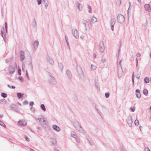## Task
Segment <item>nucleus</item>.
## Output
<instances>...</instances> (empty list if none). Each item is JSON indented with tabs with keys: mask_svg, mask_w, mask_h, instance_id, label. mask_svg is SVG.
Returning <instances> with one entry per match:
<instances>
[{
	"mask_svg": "<svg viewBox=\"0 0 151 151\" xmlns=\"http://www.w3.org/2000/svg\"><path fill=\"white\" fill-rule=\"evenodd\" d=\"M75 127L76 129L79 132L84 133L85 131L78 123L77 122L75 124Z\"/></svg>",
	"mask_w": 151,
	"mask_h": 151,
	"instance_id": "f257e3e1",
	"label": "nucleus"
},
{
	"mask_svg": "<svg viewBox=\"0 0 151 151\" xmlns=\"http://www.w3.org/2000/svg\"><path fill=\"white\" fill-rule=\"evenodd\" d=\"M49 75L50 76L49 80V83L51 84L56 85L57 83V82L55 78L50 73H49Z\"/></svg>",
	"mask_w": 151,
	"mask_h": 151,
	"instance_id": "f03ea898",
	"label": "nucleus"
},
{
	"mask_svg": "<svg viewBox=\"0 0 151 151\" xmlns=\"http://www.w3.org/2000/svg\"><path fill=\"white\" fill-rule=\"evenodd\" d=\"M117 19L119 23L122 24L125 21V18L123 15L119 14L117 17Z\"/></svg>",
	"mask_w": 151,
	"mask_h": 151,
	"instance_id": "7ed1b4c3",
	"label": "nucleus"
},
{
	"mask_svg": "<svg viewBox=\"0 0 151 151\" xmlns=\"http://www.w3.org/2000/svg\"><path fill=\"white\" fill-rule=\"evenodd\" d=\"M38 120L42 125L46 124V122L45 120V118L42 116L40 115L38 117Z\"/></svg>",
	"mask_w": 151,
	"mask_h": 151,
	"instance_id": "20e7f679",
	"label": "nucleus"
},
{
	"mask_svg": "<svg viewBox=\"0 0 151 151\" xmlns=\"http://www.w3.org/2000/svg\"><path fill=\"white\" fill-rule=\"evenodd\" d=\"M110 24L111 30L114 31V27L116 23V20L115 19L111 18L110 20Z\"/></svg>",
	"mask_w": 151,
	"mask_h": 151,
	"instance_id": "39448f33",
	"label": "nucleus"
},
{
	"mask_svg": "<svg viewBox=\"0 0 151 151\" xmlns=\"http://www.w3.org/2000/svg\"><path fill=\"white\" fill-rule=\"evenodd\" d=\"M72 33L73 35L76 38H79V33L78 31L76 29H72Z\"/></svg>",
	"mask_w": 151,
	"mask_h": 151,
	"instance_id": "423d86ee",
	"label": "nucleus"
},
{
	"mask_svg": "<svg viewBox=\"0 0 151 151\" xmlns=\"http://www.w3.org/2000/svg\"><path fill=\"white\" fill-rule=\"evenodd\" d=\"M19 60L21 61H22L25 58L24 53L23 51H20L19 53Z\"/></svg>",
	"mask_w": 151,
	"mask_h": 151,
	"instance_id": "0eeeda50",
	"label": "nucleus"
},
{
	"mask_svg": "<svg viewBox=\"0 0 151 151\" xmlns=\"http://www.w3.org/2000/svg\"><path fill=\"white\" fill-rule=\"evenodd\" d=\"M99 49L100 51L103 52L105 50V47L104 43L102 42H101L99 43Z\"/></svg>",
	"mask_w": 151,
	"mask_h": 151,
	"instance_id": "6e6552de",
	"label": "nucleus"
},
{
	"mask_svg": "<svg viewBox=\"0 0 151 151\" xmlns=\"http://www.w3.org/2000/svg\"><path fill=\"white\" fill-rule=\"evenodd\" d=\"M8 70L9 72V74H14L15 72L14 67L10 66L8 68Z\"/></svg>",
	"mask_w": 151,
	"mask_h": 151,
	"instance_id": "1a4fd4ad",
	"label": "nucleus"
},
{
	"mask_svg": "<svg viewBox=\"0 0 151 151\" xmlns=\"http://www.w3.org/2000/svg\"><path fill=\"white\" fill-rule=\"evenodd\" d=\"M18 123L19 125L21 126H25L27 125V122L26 121L23 120H19L18 122Z\"/></svg>",
	"mask_w": 151,
	"mask_h": 151,
	"instance_id": "9d476101",
	"label": "nucleus"
},
{
	"mask_svg": "<svg viewBox=\"0 0 151 151\" xmlns=\"http://www.w3.org/2000/svg\"><path fill=\"white\" fill-rule=\"evenodd\" d=\"M1 33L2 34V36L3 37L4 41L5 42L6 39V33H7L5 31V30L4 28H2V29L1 30Z\"/></svg>",
	"mask_w": 151,
	"mask_h": 151,
	"instance_id": "9b49d317",
	"label": "nucleus"
},
{
	"mask_svg": "<svg viewBox=\"0 0 151 151\" xmlns=\"http://www.w3.org/2000/svg\"><path fill=\"white\" fill-rule=\"evenodd\" d=\"M127 123L129 125V126H132V124L133 122L132 117L131 116H130L127 119Z\"/></svg>",
	"mask_w": 151,
	"mask_h": 151,
	"instance_id": "f8f14e48",
	"label": "nucleus"
},
{
	"mask_svg": "<svg viewBox=\"0 0 151 151\" xmlns=\"http://www.w3.org/2000/svg\"><path fill=\"white\" fill-rule=\"evenodd\" d=\"M145 10L148 12L151 11V8L149 4H146L144 6Z\"/></svg>",
	"mask_w": 151,
	"mask_h": 151,
	"instance_id": "ddd939ff",
	"label": "nucleus"
},
{
	"mask_svg": "<svg viewBox=\"0 0 151 151\" xmlns=\"http://www.w3.org/2000/svg\"><path fill=\"white\" fill-rule=\"evenodd\" d=\"M11 107L12 110L15 111L17 112H19L18 108L16 105L14 104H12L11 105Z\"/></svg>",
	"mask_w": 151,
	"mask_h": 151,
	"instance_id": "4468645a",
	"label": "nucleus"
},
{
	"mask_svg": "<svg viewBox=\"0 0 151 151\" xmlns=\"http://www.w3.org/2000/svg\"><path fill=\"white\" fill-rule=\"evenodd\" d=\"M76 4L77 6L78 10L79 11H81L82 9V5L81 4L79 3L78 2H76Z\"/></svg>",
	"mask_w": 151,
	"mask_h": 151,
	"instance_id": "2eb2a0df",
	"label": "nucleus"
},
{
	"mask_svg": "<svg viewBox=\"0 0 151 151\" xmlns=\"http://www.w3.org/2000/svg\"><path fill=\"white\" fill-rule=\"evenodd\" d=\"M52 127L57 132H59L60 130V128L56 125H52Z\"/></svg>",
	"mask_w": 151,
	"mask_h": 151,
	"instance_id": "dca6fc26",
	"label": "nucleus"
},
{
	"mask_svg": "<svg viewBox=\"0 0 151 151\" xmlns=\"http://www.w3.org/2000/svg\"><path fill=\"white\" fill-rule=\"evenodd\" d=\"M90 20L92 23L94 24L97 22V19L96 17L93 16L91 17Z\"/></svg>",
	"mask_w": 151,
	"mask_h": 151,
	"instance_id": "f3484780",
	"label": "nucleus"
},
{
	"mask_svg": "<svg viewBox=\"0 0 151 151\" xmlns=\"http://www.w3.org/2000/svg\"><path fill=\"white\" fill-rule=\"evenodd\" d=\"M71 137L75 138L76 140H77V136L76 133L74 131H72L71 132Z\"/></svg>",
	"mask_w": 151,
	"mask_h": 151,
	"instance_id": "a211bd4d",
	"label": "nucleus"
},
{
	"mask_svg": "<svg viewBox=\"0 0 151 151\" xmlns=\"http://www.w3.org/2000/svg\"><path fill=\"white\" fill-rule=\"evenodd\" d=\"M66 73L68 78L69 79L71 78L72 76L70 71L69 70H68L66 71Z\"/></svg>",
	"mask_w": 151,
	"mask_h": 151,
	"instance_id": "6ab92c4d",
	"label": "nucleus"
},
{
	"mask_svg": "<svg viewBox=\"0 0 151 151\" xmlns=\"http://www.w3.org/2000/svg\"><path fill=\"white\" fill-rule=\"evenodd\" d=\"M42 3L44 4L45 8L46 9H47L48 6V1L47 0H42Z\"/></svg>",
	"mask_w": 151,
	"mask_h": 151,
	"instance_id": "aec40b11",
	"label": "nucleus"
},
{
	"mask_svg": "<svg viewBox=\"0 0 151 151\" xmlns=\"http://www.w3.org/2000/svg\"><path fill=\"white\" fill-rule=\"evenodd\" d=\"M47 60L49 63L51 65H53L54 64V61L53 59L50 57L48 56L47 58Z\"/></svg>",
	"mask_w": 151,
	"mask_h": 151,
	"instance_id": "412c9836",
	"label": "nucleus"
},
{
	"mask_svg": "<svg viewBox=\"0 0 151 151\" xmlns=\"http://www.w3.org/2000/svg\"><path fill=\"white\" fill-rule=\"evenodd\" d=\"M39 44V42L38 41H35L33 42V46L36 49L38 47Z\"/></svg>",
	"mask_w": 151,
	"mask_h": 151,
	"instance_id": "4be33fe9",
	"label": "nucleus"
},
{
	"mask_svg": "<svg viewBox=\"0 0 151 151\" xmlns=\"http://www.w3.org/2000/svg\"><path fill=\"white\" fill-rule=\"evenodd\" d=\"M83 24L86 29V25L88 24V21L86 20H83Z\"/></svg>",
	"mask_w": 151,
	"mask_h": 151,
	"instance_id": "5701e85b",
	"label": "nucleus"
},
{
	"mask_svg": "<svg viewBox=\"0 0 151 151\" xmlns=\"http://www.w3.org/2000/svg\"><path fill=\"white\" fill-rule=\"evenodd\" d=\"M24 94L22 95L20 93H17V96L18 97V98L19 99H22L23 97V95Z\"/></svg>",
	"mask_w": 151,
	"mask_h": 151,
	"instance_id": "b1692460",
	"label": "nucleus"
},
{
	"mask_svg": "<svg viewBox=\"0 0 151 151\" xmlns=\"http://www.w3.org/2000/svg\"><path fill=\"white\" fill-rule=\"evenodd\" d=\"M40 108L42 109V110H43L44 111H46V109L45 108V106L43 104H42L40 105Z\"/></svg>",
	"mask_w": 151,
	"mask_h": 151,
	"instance_id": "393cba45",
	"label": "nucleus"
},
{
	"mask_svg": "<svg viewBox=\"0 0 151 151\" xmlns=\"http://www.w3.org/2000/svg\"><path fill=\"white\" fill-rule=\"evenodd\" d=\"M57 141L55 139H52L51 141V143L53 145H55L56 144Z\"/></svg>",
	"mask_w": 151,
	"mask_h": 151,
	"instance_id": "a878e982",
	"label": "nucleus"
},
{
	"mask_svg": "<svg viewBox=\"0 0 151 151\" xmlns=\"http://www.w3.org/2000/svg\"><path fill=\"white\" fill-rule=\"evenodd\" d=\"M96 66L95 65H91V69L93 70H94L96 68Z\"/></svg>",
	"mask_w": 151,
	"mask_h": 151,
	"instance_id": "bb28decb",
	"label": "nucleus"
},
{
	"mask_svg": "<svg viewBox=\"0 0 151 151\" xmlns=\"http://www.w3.org/2000/svg\"><path fill=\"white\" fill-rule=\"evenodd\" d=\"M144 81L146 83H148L150 82V80L148 78L146 77L145 78Z\"/></svg>",
	"mask_w": 151,
	"mask_h": 151,
	"instance_id": "cd10ccee",
	"label": "nucleus"
},
{
	"mask_svg": "<svg viewBox=\"0 0 151 151\" xmlns=\"http://www.w3.org/2000/svg\"><path fill=\"white\" fill-rule=\"evenodd\" d=\"M143 93L145 95H147L148 94V91L147 89H144L143 90Z\"/></svg>",
	"mask_w": 151,
	"mask_h": 151,
	"instance_id": "c85d7f7f",
	"label": "nucleus"
},
{
	"mask_svg": "<svg viewBox=\"0 0 151 151\" xmlns=\"http://www.w3.org/2000/svg\"><path fill=\"white\" fill-rule=\"evenodd\" d=\"M4 25H5V31H6V33H7V23L6 22L5 23V24H4Z\"/></svg>",
	"mask_w": 151,
	"mask_h": 151,
	"instance_id": "c756f323",
	"label": "nucleus"
},
{
	"mask_svg": "<svg viewBox=\"0 0 151 151\" xmlns=\"http://www.w3.org/2000/svg\"><path fill=\"white\" fill-rule=\"evenodd\" d=\"M1 96L5 98L7 97V95L6 93H1Z\"/></svg>",
	"mask_w": 151,
	"mask_h": 151,
	"instance_id": "7c9ffc66",
	"label": "nucleus"
},
{
	"mask_svg": "<svg viewBox=\"0 0 151 151\" xmlns=\"http://www.w3.org/2000/svg\"><path fill=\"white\" fill-rule=\"evenodd\" d=\"M59 68L61 69V70H62L63 68V66L62 63H60L59 64Z\"/></svg>",
	"mask_w": 151,
	"mask_h": 151,
	"instance_id": "2f4dec72",
	"label": "nucleus"
},
{
	"mask_svg": "<svg viewBox=\"0 0 151 151\" xmlns=\"http://www.w3.org/2000/svg\"><path fill=\"white\" fill-rule=\"evenodd\" d=\"M88 11L90 13H92L91 7L90 6H88Z\"/></svg>",
	"mask_w": 151,
	"mask_h": 151,
	"instance_id": "473e14b6",
	"label": "nucleus"
},
{
	"mask_svg": "<svg viewBox=\"0 0 151 151\" xmlns=\"http://www.w3.org/2000/svg\"><path fill=\"white\" fill-rule=\"evenodd\" d=\"M134 123L136 126H138L139 124V121L137 119H136Z\"/></svg>",
	"mask_w": 151,
	"mask_h": 151,
	"instance_id": "72a5a7b5",
	"label": "nucleus"
},
{
	"mask_svg": "<svg viewBox=\"0 0 151 151\" xmlns=\"http://www.w3.org/2000/svg\"><path fill=\"white\" fill-rule=\"evenodd\" d=\"M0 125L3 127H6V125L5 124L1 121L0 120Z\"/></svg>",
	"mask_w": 151,
	"mask_h": 151,
	"instance_id": "f704fd0d",
	"label": "nucleus"
},
{
	"mask_svg": "<svg viewBox=\"0 0 151 151\" xmlns=\"http://www.w3.org/2000/svg\"><path fill=\"white\" fill-rule=\"evenodd\" d=\"M18 79L22 82H23L24 81V79L22 77H19L18 78Z\"/></svg>",
	"mask_w": 151,
	"mask_h": 151,
	"instance_id": "c9c22d12",
	"label": "nucleus"
},
{
	"mask_svg": "<svg viewBox=\"0 0 151 151\" xmlns=\"http://www.w3.org/2000/svg\"><path fill=\"white\" fill-rule=\"evenodd\" d=\"M129 109L131 111L133 112L135 111V107H130Z\"/></svg>",
	"mask_w": 151,
	"mask_h": 151,
	"instance_id": "e433bc0d",
	"label": "nucleus"
},
{
	"mask_svg": "<svg viewBox=\"0 0 151 151\" xmlns=\"http://www.w3.org/2000/svg\"><path fill=\"white\" fill-rule=\"evenodd\" d=\"M136 96L138 98V99H139L141 96V94L140 93H136Z\"/></svg>",
	"mask_w": 151,
	"mask_h": 151,
	"instance_id": "4c0bfd02",
	"label": "nucleus"
},
{
	"mask_svg": "<svg viewBox=\"0 0 151 151\" xmlns=\"http://www.w3.org/2000/svg\"><path fill=\"white\" fill-rule=\"evenodd\" d=\"M105 96L106 98H107L109 97V92H108L105 94Z\"/></svg>",
	"mask_w": 151,
	"mask_h": 151,
	"instance_id": "58836bf2",
	"label": "nucleus"
},
{
	"mask_svg": "<svg viewBox=\"0 0 151 151\" xmlns=\"http://www.w3.org/2000/svg\"><path fill=\"white\" fill-rule=\"evenodd\" d=\"M87 139L89 141L90 144L91 145H93V143H91V138H87Z\"/></svg>",
	"mask_w": 151,
	"mask_h": 151,
	"instance_id": "ea45409f",
	"label": "nucleus"
},
{
	"mask_svg": "<svg viewBox=\"0 0 151 151\" xmlns=\"http://www.w3.org/2000/svg\"><path fill=\"white\" fill-rule=\"evenodd\" d=\"M134 73H133L132 76V83H133V84H134Z\"/></svg>",
	"mask_w": 151,
	"mask_h": 151,
	"instance_id": "a19ab883",
	"label": "nucleus"
},
{
	"mask_svg": "<svg viewBox=\"0 0 151 151\" xmlns=\"http://www.w3.org/2000/svg\"><path fill=\"white\" fill-rule=\"evenodd\" d=\"M106 61V59L104 58H102L101 59V62L104 63Z\"/></svg>",
	"mask_w": 151,
	"mask_h": 151,
	"instance_id": "79ce46f5",
	"label": "nucleus"
},
{
	"mask_svg": "<svg viewBox=\"0 0 151 151\" xmlns=\"http://www.w3.org/2000/svg\"><path fill=\"white\" fill-rule=\"evenodd\" d=\"M26 76L28 79L29 80H30V78L28 76V72L27 71V70H26Z\"/></svg>",
	"mask_w": 151,
	"mask_h": 151,
	"instance_id": "37998d69",
	"label": "nucleus"
},
{
	"mask_svg": "<svg viewBox=\"0 0 151 151\" xmlns=\"http://www.w3.org/2000/svg\"><path fill=\"white\" fill-rule=\"evenodd\" d=\"M145 151H150V150L149 147H145Z\"/></svg>",
	"mask_w": 151,
	"mask_h": 151,
	"instance_id": "c03bdc74",
	"label": "nucleus"
},
{
	"mask_svg": "<svg viewBox=\"0 0 151 151\" xmlns=\"http://www.w3.org/2000/svg\"><path fill=\"white\" fill-rule=\"evenodd\" d=\"M135 61H136V66L137 67L138 65V60L137 58H136V59Z\"/></svg>",
	"mask_w": 151,
	"mask_h": 151,
	"instance_id": "a18cd8bd",
	"label": "nucleus"
},
{
	"mask_svg": "<svg viewBox=\"0 0 151 151\" xmlns=\"http://www.w3.org/2000/svg\"><path fill=\"white\" fill-rule=\"evenodd\" d=\"M37 2L38 3V4L39 5H40L41 3L42 2V0H37Z\"/></svg>",
	"mask_w": 151,
	"mask_h": 151,
	"instance_id": "49530a36",
	"label": "nucleus"
},
{
	"mask_svg": "<svg viewBox=\"0 0 151 151\" xmlns=\"http://www.w3.org/2000/svg\"><path fill=\"white\" fill-rule=\"evenodd\" d=\"M34 104V102L33 101H31L29 103V105L31 106H32Z\"/></svg>",
	"mask_w": 151,
	"mask_h": 151,
	"instance_id": "de8ad7c7",
	"label": "nucleus"
},
{
	"mask_svg": "<svg viewBox=\"0 0 151 151\" xmlns=\"http://www.w3.org/2000/svg\"><path fill=\"white\" fill-rule=\"evenodd\" d=\"M122 59L121 60L119 63V65L120 66L121 68H122Z\"/></svg>",
	"mask_w": 151,
	"mask_h": 151,
	"instance_id": "09e8293b",
	"label": "nucleus"
},
{
	"mask_svg": "<svg viewBox=\"0 0 151 151\" xmlns=\"http://www.w3.org/2000/svg\"><path fill=\"white\" fill-rule=\"evenodd\" d=\"M0 101H1V102H4L5 103H6V101L5 100V99H4L0 100Z\"/></svg>",
	"mask_w": 151,
	"mask_h": 151,
	"instance_id": "8fccbe9b",
	"label": "nucleus"
},
{
	"mask_svg": "<svg viewBox=\"0 0 151 151\" xmlns=\"http://www.w3.org/2000/svg\"><path fill=\"white\" fill-rule=\"evenodd\" d=\"M136 56L138 57H140L141 56V54L140 53H138L137 54Z\"/></svg>",
	"mask_w": 151,
	"mask_h": 151,
	"instance_id": "3c124183",
	"label": "nucleus"
},
{
	"mask_svg": "<svg viewBox=\"0 0 151 151\" xmlns=\"http://www.w3.org/2000/svg\"><path fill=\"white\" fill-rule=\"evenodd\" d=\"M28 104V102L27 101H25L23 102L24 104L25 105V104Z\"/></svg>",
	"mask_w": 151,
	"mask_h": 151,
	"instance_id": "603ef678",
	"label": "nucleus"
},
{
	"mask_svg": "<svg viewBox=\"0 0 151 151\" xmlns=\"http://www.w3.org/2000/svg\"><path fill=\"white\" fill-rule=\"evenodd\" d=\"M25 139H26V140L28 142H29L30 141V139L29 138H28L27 137H25Z\"/></svg>",
	"mask_w": 151,
	"mask_h": 151,
	"instance_id": "864d4df0",
	"label": "nucleus"
},
{
	"mask_svg": "<svg viewBox=\"0 0 151 151\" xmlns=\"http://www.w3.org/2000/svg\"><path fill=\"white\" fill-rule=\"evenodd\" d=\"M136 93H140V91L138 89H137L136 90Z\"/></svg>",
	"mask_w": 151,
	"mask_h": 151,
	"instance_id": "5fc2aeb1",
	"label": "nucleus"
},
{
	"mask_svg": "<svg viewBox=\"0 0 151 151\" xmlns=\"http://www.w3.org/2000/svg\"><path fill=\"white\" fill-rule=\"evenodd\" d=\"M93 58L95 59L96 57V55L95 54H93Z\"/></svg>",
	"mask_w": 151,
	"mask_h": 151,
	"instance_id": "6e6d98bb",
	"label": "nucleus"
},
{
	"mask_svg": "<svg viewBox=\"0 0 151 151\" xmlns=\"http://www.w3.org/2000/svg\"><path fill=\"white\" fill-rule=\"evenodd\" d=\"M9 61L8 59H6L5 60V62L6 63H7L9 62Z\"/></svg>",
	"mask_w": 151,
	"mask_h": 151,
	"instance_id": "4d7b16f0",
	"label": "nucleus"
},
{
	"mask_svg": "<svg viewBox=\"0 0 151 151\" xmlns=\"http://www.w3.org/2000/svg\"><path fill=\"white\" fill-rule=\"evenodd\" d=\"M67 42V45H68V47L69 48H70L69 44V42H68V41H67V42Z\"/></svg>",
	"mask_w": 151,
	"mask_h": 151,
	"instance_id": "13d9d810",
	"label": "nucleus"
},
{
	"mask_svg": "<svg viewBox=\"0 0 151 151\" xmlns=\"http://www.w3.org/2000/svg\"><path fill=\"white\" fill-rule=\"evenodd\" d=\"M15 88V87L14 86H12L11 87V88L14 89Z\"/></svg>",
	"mask_w": 151,
	"mask_h": 151,
	"instance_id": "bf43d9fd",
	"label": "nucleus"
},
{
	"mask_svg": "<svg viewBox=\"0 0 151 151\" xmlns=\"http://www.w3.org/2000/svg\"><path fill=\"white\" fill-rule=\"evenodd\" d=\"M120 74V73H119V70H118V76L119 77Z\"/></svg>",
	"mask_w": 151,
	"mask_h": 151,
	"instance_id": "052dcab7",
	"label": "nucleus"
},
{
	"mask_svg": "<svg viewBox=\"0 0 151 151\" xmlns=\"http://www.w3.org/2000/svg\"><path fill=\"white\" fill-rule=\"evenodd\" d=\"M65 39L66 42H67V41H68V39L67 37L66 36H65Z\"/></svg>",
	"mask_w": 151,
	"mask_h": 151,
	"instance_id": "680f3d73",
	"label": "nucleus"
},
{
	"mask_svg": "<svg viewBox=\"0 0 151 151\" xmlns=\"http://www.w3.org/2000/svg\"><path fill=\"white\" fill-rule=\"evenodd\" d=\"M19 69L18 70V74L19 75H21V73H20V72L19 71Z\"/></svg>",
	"mask_w": 151,
	"mask_h": 151,
	"instance_id": "e2e57ef3",
	"label": "nucleus"
},
{
	"mask_svg": "<svg viewBox=\"0 0 151 151\" xmlns=\"http://www.w3.org/2000/svg\"><path fill=\"white\" fill-rule=\"evenodd\" d=\"M3 115H2V114H1L0 115V117L1 118L2 117H3Z\"/></svg>",
	"mask_w": 151,
	"mask_h": 151,
	"instance_id": "0e129e2a",
	"label": "nucleus"
},
{
	"mask_svg": "<svg viewBox=\"0 0 151 151\" xmlns=\"http://www.w3.org/2000/svg\"><path fill=\"white\" fill-rule=\"evenodd\" d=\"M7 86H8V87L9 88H11V86L10 85H7Z\"/></svg>",
	"mask_w": 151,
	"mask_h": 151,
	"instance_id": "69168bd1",
	"label": "nucleus"
},
{
	"mask_svg": "<svg viewBox=\"0 0 151 151\" xmlns=\"http://www.w3.org/2000/svg\"><path fill=\"white\" fill-rule=\"evenodd\" d=\"M55 151H60L59 150H58L57 149H55Z\"/></svg>",
	"mask_w": 151,
	"mask_h": 151,
	"instance_id": "338daca9",
	"label": "nucleus"
},
{
	"mask_svg": "<svg viewBox=\"0 0 151 151\" xmlns=\"http://www.w3.org/2000/svg\"><path fill=\"white\" fill-rule=\"evenodd\" d=\"M30 151H34L32 149H30Z\"/></svg>",
	"mask_w": 151,
	"mask_h": 151,
	"instance_id": "774afa93",
	"label": "nucleus"
}]
</instances>
